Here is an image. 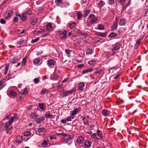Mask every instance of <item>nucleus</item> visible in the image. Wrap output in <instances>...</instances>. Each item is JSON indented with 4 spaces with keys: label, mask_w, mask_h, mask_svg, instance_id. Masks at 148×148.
Here are the masks:
<instances>
[{
    "label": "nucleus",
    "mask_w": 148,
    "mask_h": 148,
    "mask_svg": "<svg viewBox=\"0 0 148 148\" xmlns=\"http://www.w3.org/2000/svg\"><path fill=\"white\" fill-rule=\"evenodd\" d=\"M23 140V139L22 138V136H18L16 138V141L18 143H20Z\"/></svg>",
    "instance_id": "29"
},
{
    "label": "nucleus",
    "mask_w": 148,
    "mask_h": 148,
    "mask_svg": "<svg viewBox=\"0 0 148 148\" xmlns=\"http://www.w3.org/2000/svg\"><path fill=\"white\" fill-rule=\"evenodd\" d=\"M17 120V119L15 116L12 117L10 116H7L3 121H5L6 123H3L2 125L4 127L3 129L4 130H11L12 127L11 124L12 123L13 121H16Z\"/></svg>",
    "instance_id": "1"
},
{
    "label": "nucleus",
    "mask_w": 148,
    "mask_h": 148,
    "mask_svg": "<svg viewBox=\"0 0 148 148\" xmlns=\"http://www.w3.org/2000/svg\"><path fill=\"white\" fill-rule=\"evenodd\" d=\"M90 10H87L86 11L84 15V17H86L90 13Z\"/></svg>",
    "instance_id": "45"
},
{
    "label": "nucleus",
    "mask_w": 148,
    "mask_h": 148,
    "mask_svg": "<svg viewBox=\"0 0 148 148\" xmlns=\"http://www.w3.org/2000/svg\"><path fill=\"white\" fill-rule=\"evenodd\" d=\"M45 117H49L50 118L53 119L54 118V116L52 114H50L48 113H46L45 115Z\"/></svg>",
    "instance_id": "27"
},
{
    "label": "nucleus",
    "mask_w": 148,
    "mask_h": 148,
    "mask_svg": "<svg viewBox=\"0 0 148 148\" xmlns=\"http://www.w3.org/2000/svg\"><path fill=\"white\" fill-rule=\"evenodd\" d=\"M24 37H19L17 38L16 40L17 41V45H19L23 43L25 40Z\"/></svg>",
    "instance_id": "4"
},
{
    "label": "nucleus",
    "mask_w": 148,
    "mask_h": 148,
    "mask_svg": "<svg viewBox=\"0 0 148 148\" xmlns=\"http://www.w3.org/2000/svg\"><path fill=\"white\" fill-rule=\"evenodd\" d=\"M48 144V141H46L45 140H44L43 142L41 143V146L43 147H45Z\"/></svg>",
    "instance_id": "26"
},
{
    "label": "nucleus",
    "mask_w": 148,
    "mask_h": 148,
    "mask_svg": "<svg viewBox=\"0 0 148 148\" xmlns=\"http://www.w3.org/2000/svg\"><path fill=\"white\" fill-rule=\"evenodd\" d=\"M95 61L92 60L88 62V63L90 65H93L95 64Z\"/></svg>",
    "instance_id": "38"
},
{
    "label": "nucleus",
    "mask_w": 148,
    "mask_h": 148,
    "mask_svg": "<svg viewBox=\"0 0 148 148\" xmlns=\"http://www.w3.org/2000/svg\"><path fill=\"white\" fill-rule=\"evenodd\" d=\"M39 107L40 109L42 111H44L46 110V106H45L43 103H39L38 104Z\"/></svg>",
    "instance_id": "15"
},
{
    "label": "nucleus",
    "mask_w": 148,
    "mask_h": 148,
    "mask_svg": "<svg viewBox=\"0 0 148 148\" xmlns=\"http://www.w3.org/2000/svg\"><path fill=\"white\" fill-rule=\"evenodd\" d=\"M121 45L119 44H116L115 45L114 47V50L117 51L119 50L121 48Z\"/></svg>",
    "instance_id": "24"
},
{
    "label": "nucleus",
    "mask_w": 148,
    "mask_h": 148,
    "mask_svg": "<svg viewBox=\"0 0 148 148\" xmlns=\"http://www.w3.org/2000/svg\"><path fill=\"white\" fill-rule=\"evenodd\" d=\"M47 64L49 66H52L54 65V60L52 59H50L47 61Z\"/></svg>",
    "instance_id": "19"
},
{
    "label": "nucleus",
    "mask_w": 148,
    "mask_h": 148,
    "mask_svg": "<svg viewBox=\"0 0 148 148\" xmlns=\"http://www.w3.org/2000/svg\"><path fill=\"white\" fill-rule=\"evenodd\" d=\"M82 14L78 12L77 13V17L78 19H80L82 17Z\"/></svg>",
    "instance_id": "43"
},
{
    "label": "nucleus",
    "mask_w": 148,
    "mask_h": 148,
    "mask_svg": "<svg viewBox=\"0 0 148 148\" xmlns=\"http://www.w3.org/2000/svg\"><path fill=\"white\" fill-rule=\"evenodd\" d=\"M56 134H57L58 135H61L62 136H63L65 135V134L64 133H56Z\"/></svg>",
    "instance_id": "62"
},
{
    "label": "nucleus",
    "mask_w": 148,
    "mask_h": 148,
    "mask_svg": "<svg viewBox=\"0 0 148 148\" xmlns=\"http://www.w3.org/2000/svg\"><path fill=\"white\" fill-rule=\"evenodd\" d=\"M125 1V0H119V3H121L122 5V7L123 8V10L124 8V5L122 3L123 2H124Z\"/></svg>",
    "instance_id": "46"
},
{
    "label": "nucleus",
    "mask_w": 148,
    "mask_h": 148,
    "mask_svg": "<svg viewBox=\"0 0 148 148\" xmlns=\"http://www.w3.org/2000/svg\"><path fill=\"white\" fill-rule=\"evenodd\" d=\"M69 27L71 29H73L75 26H77V23L74 22L72 23H69Z\"/></svg>",
    "instance_id": "20"
},
{
    "label": "nucleus",
    "mask_w": 148,
    "mask_h": 148,
    "mask_svg": "<svg viewBox=\"0 0 148 148\" xmlns=\"http://www.w3.org/2000/svg\"><path fill=\"white\" fill-rule=\"evenodd\" d=\"M74 136L73 135H69L65 141H64V143H68L69 140H71L72 138H73Z\"/></svg>",
    "instance_id": "12"
},
{
    "label": "nucleus",
    "mask_w": 148,
    "mask_h": 148,
    "mask_svg": "<svg viewBox=\"0 0 148 148\" xmlns=\"http://www.w3.org/2000/svg\"><path fill=\"white\" fill-rule=\"evenodd\" d=\"M74 118V117L73 116H68L65 119L67 121H71L72 119H73Z\"/></svg>",
    "instance_id": "33"
},
{
    "label": "nucleus",
    "mask_w": 148,
    "mask_h": 148,
    "mask_svg": "<svg viewBox=\"0 0 148 148\" xmlns=\"http://www.w3.org/2000/svg\"><path fill=\"white\" fill-rule=\"evenodd\" d=\"M10 62L12 64H14L17 62L16 60L14 58H11L10 59Z\"/></svg>",
    "instance_id": "48"
},
{
    "label": "nucleus",
    "mask_w": 148,
    "mask_h": 148,
    "mask_svg": "<svg viewBox=\"0 0 148 148\" xmlns=\"http://www.w3.org/2000/svg\"><path fill=\"white\" fill-rule=\"evenodd\" d=\"M47 90L45 89H43L42 90L41 92V94L42 95H44L46 93H47Z\"/></svg>",
    "instance_id": "53"
},
{
    "label": "nucleus",
    "mask_w": 148,
    "mask_h": 148,
    "mask_svg": "<svg viewBox=\"0 0 148 148\" xmlns=\"http://www.w3.org/2000/svg\"><path fill=\"white\" fill-rule=\"evenodd\" d=\"M85 84L83 82H81L79 84L78 90H83V88Z\"/></svg>",
    "instance_id": "17"
},
{
    "label": "nucleus",
    "mask_w": 148,
    "mask_h": 148,
    "mask_svg": "<svg viewBox=\"0 0 148 148\" xmlns=\"http://www.w3.org/2000/svg\"><path fill=\"white\" fill-rule=\"evenodd\" d=\"M93 71V69L92 68H89V69H86L83 71L82 73L83 74H85L87 73H88L90 72H91Z\"/></svg>",
    "instance_id": "28"
},
{
    "label": "nucleus",
    "mask_w": 148,
    "mask_h": 148,
    "mask_svg": "<svg viewBox=\"0 0 148 148\" xmlns=\"http://www.w3.org/2000/svg\"><path fill=\"white\" fill-rule=\"evenodd\" d=\"M37 18H34L31 19L30 21L31 23L33 25H35L37 23Z\"/></svg>",
    "instance_id": "16"
},
{
    "label": "nucleus",
    "mask_w": 148,
    "mask_h": 148,
    "mask_svg": "<svg viewBox=\"0 0 148 148\" xmlns=\"http://www.w3.org/2000/svg\"><path fill=\"white\" fill-rule=\"evenodd\" d=\"M58 35V37L60 39L64 40L66 37L67 32L65 31H57L56 32Z\"/></svg>",
    "instance_id": "2"
},
{
    "label": "nucleus",
    "mask_w": 148,
    "mask_h": 148,
    "mask_svg": "<svg viewBox=\"0 0 148 148\" xmlns=\"http://www.w3.org/2000/svg\"><path fill=\"white\" fill-rule=\"evenodd\" d=\"M44 120L45 118L43 117L42 116L37 118L36 120V122L37 123H40Z\"/></svg>",
    "instance_id": "14"
},
{
    "label": "nucleus",
    "mask_w": 148,
    "mask_h": 148,
    "mask_svg": "<svg viewBox=\"0 0 148 148\" xmlns=\"http://www.w3.org/2000/svg\"><path fill=\"white\" fill-rule=\"evenodd\" d=\"M99 4L101 7H103L105 4V2L102 1H101L99 3Z\"/></svg>",
    "instance_id": "49"
},
{
    "label": "nucleus",
    "mask_w": 148,
    "mask_h": 148,
    "mask_svg": "<svg viewBox=\"0 0 148 148\" xmlns=\"http://www.w3.org/2000/svg\"><path fill=\"white\" fill-rule=\"evenodd\" d=\"M81 110V108L79 107L77 108H74V110H73L71 113V116H73L75 115L77 113L79 112H80Z\"/></svg>",
    "instance_id": "8"
},
{
    "label": "nucleus",
    "mask_w": 148,
    "mask_h": 148,
    "mask_svg": "<svg viewBox=\"0 0 148 148\" xmlns=\"http://www.w3.org/2000/svg\"><path fill=\"white\" fill-rule=\"evenodd\" d=\"M86 55H91L93 53L92 50L89 49H86Z\"/></svg>",
    "instance_id": "25"
},
{
    "label": "nucleus",
    "mask_w": 148,
    "mask_h": 148,
    "mask_svg": "<svg viewBox=\"0 0 148 148\" xmlns=\"http://www.w3.org/2000/svg\"><path fill=\"white\" fill-rule=\"evenodd\" d=\"M18 20V18L17 17H15L13 19V22L14 23H17Z\"/></svg>",
    "instance_id": "47"
},
{
    "label": "nucleus",
    "mask_w": 148,
    "mask_h": 148,
    "mask_svg": "<svg viewBox=\"0 0 148 148\" xmlns=\"http://www.w3.org/2000/svg\"><path fill=\"white\" fill-rule=\"evenodd\" d=\"M32 135V134L29 131L25 132L23 133V135L24 136L27 137V139L25 141H26L29 139L30 138L29 136Z\"/></svg>",
    "instance_id": "9"
},
{
    "label": "nucleus",
    "mask_w": 148,
    "mask_h": 148,
    "mask_svg": "<svg viewBox=\"0 0 148 148\" xmlns=\"http://www.w3.org/2000/svg\"><path fill=\"white\" fill-rule=\"evenodd\" d=\"M102 114L105 116H107L109 114L108 112V110L104 109L102 111Z\"/></svg>",
    "instance_id": "22"
},
{
    "label": "nucleus",
    "mask_w": 148,
    "mask_h": 148,
    "mask_svg": "<svg viewBox=\"0 0 148 148\" xmlns=\"http://www.w3.org/2000/svg\"><path fill=\"white\" fill-rule=\"evenodd\" d=\"M92 144L91 142L87 140L84 143V145L88 147H90Z\"/></svg>",
    "instance_id": "23"
},
{
    "label": "nucleus",
    "mask_w": 148,
    "mask_h": 148,
    "mask_svg": "<svg viewBox=\"0 0 148 148\" xmlns=\"http://www.w3.org/2000/svg\"><path fill=\"white\" fill-rule=\"evenodd\" d=\"M26 61V59L25 58H24L23 59L22 62L21 66H23L25 65Z\"/></svg>",
    "instance_id": "42"
},
{
    "label": "nucleus",
    "mask_w": 148,
    "mask_h": 148,
    "mask_svg": "<svg viewBox=\"0 0 148 148\" xmlns=\"http://www.w3.org/2000/svg\"><path fill=\"white\" fill-rule=\"evenodd\" d=\"M50 140H53L54 139H56V137L55 135L51 136L49 137Z\"/></svg>",
    "instance_id": "50"
},
{
    "label": "nucleus",
    "mask_w": 148,
    "mask_h": 148,
    "mask_svg": "<svg viewBox=\"0 0 148 148\" xmlns=\"http://www.w3.org/2000/svg\"><path fill=\"white\" fill-rule=\"evenodd\" d=\"M116 36V34L112 32L109 36V37L110 38L114 37Z\"/></svg>",
    "instance_id": "39"
},
{
    "label": "nucleus",
    "mask_w": 148,
    "mask_h": 148,
    "mask_svg": "<svg viewBox=\"0 0 148 148\" xmlns=\"http://www.w3.org/2000/svg\"><path fill=\"white\" fill-rule=\"evenodd\" d=\"M81 43V40H78L75 43V45L77 46H78Z\"/></svg>",
    "instance_id": "51"
},
{
    "label": "nucleus",
    "mask_w": 148,
    "mask_h": 148,
    "mask_svg": "<svg viewBox=\"0 0 148 148\" xmlns=\"http://www.w3.org/2000/svg\"><path fill=\"white\" fill-rule=\"evenodd\" d=\"M28 90L27 88H25L22 90L21 91V94L22 95H26L27 93Z\"/></svg>",
    "instance_id": "21"
},
{
    "label": "nucleus",
    "mask_w": 148,
    "mask_h": 148,
    "mask_svg": "<svg viewBox=\"0 0 148 148\" xmlns=\"http://www.w3.org/2000/svg\"><path fill=\"white\" fill-rule=\"evenodd\" d=\"M84 140V138L83 137L81 136L79 137L77 139V142L80 144L82 143Z\"/></svg>",
    "instance_id": "18"
},
{
    "label": "nucleus",
    "mask_w": 148,
    "mask_h": 148,
    "mask_svg": "<svg viewBox=\"0 0 148 148\" xmlns=\"http://www.w3.org/2000/svg\"><path fill=\"white\" fill-rule=\"evenodd\" d=\"M142 39L141 38H140L137 40L136 43L139 44L141 42V40Z\"/></svg>",
    "instance_id": "60"
},
{
    "label": "nucleus",
    "mask_w": 148,
    "mask_h": 148,
    "mask_svg": "<svg viewBox=\"0 0 148 148\" xmlns=\"http://www.w3.org/2000/svg\"><path fill=\"white\" fill-rule=\"evenodd\" d=\"M84 66V65L83 64H79L77 65V67L78 68L81 69L82 67H83Z\"/></svg>",
    "instance_id": "57"
},
{
    "label": "nucleus",
    "mask_w": 148,
    "mask_h": 148,
    "mask_svg": "<svg viewBox=\"0 0 148 148\" xmlns=\"http://www.w3.org/2000/svg\"><path fill=\"white\" fill-rule=\"evenodd\" d=\"M40 61V59L38 58H36L33 61V62L34 64H38Z\"/></svg>",
    "instance_id": "41"
},
{
    "label": "nucleus",
    "mask_w": 148,
    "mask_h": 148,
    "mask_svg": "<svg viewBox=\"0 0 148 148\" xmlns=\"http://www.w3.org/2000/svg\"><path fill=\"white\" fill-rule=\"evenodd\" d=\"M96 134L97 135V136L99 138V139H100L102 138V136L101 135V134L100 133H99V132L97 133Z\"/></svg>",
    "instance_id": "55"
},
{
    "label": "nucleus",
    "mask_w": 148,
    "mask_h": 148,
    "mask_svg": "<svg viewBox=\"0 0 148 148\" xmlns=\"http://www.w3.org/2000/svg\"><path fill=\"white\" fill-rule=\"evenodd\" d=\"M13 12L12 10H9L7 11L5 14V18L7 19L13 16Z\"/></svg>",
    "instance_id": "6"
},
{
    "label": "nucleus",
    "mask_w": 148,
    "mask_h": 148,
    "mask_svg": "<svg viewBox=\"0 0 148 148\" xmlns=\"http://www.w3.org/2000/svg\"><path fill=\"white\" fill-rule=\"evenodd\" d=\"M102 70L100 69H95V73L96 74H99L101 73Z\"/></svg>",
    "instance_id": "34"
},
{
    "label": "nucleus",
    "mask_w": 148,
    "mask_h": 148,
    "mask_svg": "<svg viewBox=\"0 0 148 148\" xmlns=\"http://www.w3.org/2000/svg\"><path fill=\"white\" fill-rule=\"evenodd\" d=\"M98 29L100 30H103L104 29V27L102 24H99L98 25Z\"/></svg>",
    "instance_id": "40"
},
{
    "label": "nucleus",
    "mask_w": 148,
    "mask_h": 148,
    "mask_svg": "<svg viewBox=\"0 0 148 148\" xmlns=\"http://www.w3.org/2000/svg\"><path fill=\"white\" fill-rule=\"evenodd\" d=\"M0 22L1 23L3 24H5V20L3 18H1L0 20Z\"/></svg>",
    "instance_id": "59"
},
{
    "label": "nucleus",
    "mask_w": 148,
    "mask_h": 148,
    "mask_svg": "<svg viewBox=\"0 0 148 148\" xmlns=\"http://www.w3.org/2000/svg\"><path fill=\"white\" fill-rule=\"evenodd\" d=\"M75 91V90L74 89H72L70 90L66 91L63 93V97H66L70 94H72V93L74 92Z\"/></svg>",
    "instance_id": "7"
},
{
    "label": "nucleus",
    "mask_w": 148,
    "mask_h": 148,
    "mask_svg": "<svg viewBox=\"0 0 148 148\" xmlns=\"http://www.w3.org/2000/svg\"><path fill=\"white\" fill-rule=\"evenodd\" d=\"M25 13L26 14V15L27 14L30 15L32 13V12L30 10H29L27 12H25Z\"/></svg>",
    "instance_id": "58"
},
{
    "label": "nucleus",
    "mask_w": 148,
    "mask_h": 148,
    "mask_svg": "<svg viewBox=\"0 0 148 148\" xmlns=\"http://www.w3.org/2000/svg\"><path fill=\"white\" fill-rule=\"evenodd\" d=\"M66 121H67L65 119H62L61 120V122L63 124L66 123Z\"/></svg>",
    "instance_id": "61"
},
{
    "label": "nucleus",
    "mask_w": 148,
    "mask_h": 148,
    "mask_svg": "<svg viewBox=\"0 0 148 148\" xmlns=\"http://www.w3.org/2000/svg\"><path fill=\"white\" fill-rule=\"evenodd\" d=\"M46 29L49 32H51L53 29L52 27V24L51 23H48L46 25Z\"/></svg>",
    "instance_id": "11"
},
{
    "label": "nucleus",
    "mask_w": 148,
    "mask_h": 148,
    "mask_svg": "<svg viewBox=\"0 0 148 148\" xmlns=\"http://www.w3.org/2000/svg\"><path fill=\"white\" fill-rule=\"evenodd\" d=\"M79 35L84 38H86V37H87L88 35L86 33H82L81 32L80 33V34Z\"/></svg>",
    "instance_id": "35"
},
{
    "label": "nucleus",
    "mask_w": 148,
    "mask_h": 148,
    "mask_svg": "<svg viewBox=\"0 0 148 148\" xmlns=\"http://www.w3.org/2000/svg\"><path fill=\"white\" fill-rule=\"evenodd\" d=\"M117 22L116 21L114 23L112 27L111 30L112 31H114L116 30L117 27Z\"/></svg>",
    "instance_id": "13"
},
{
    "label": "nucleus",
    "mask_w": 148,
    "mask_h": 148,
    "mask_svg": "<svg viewBox=\"0 0 148 148\" xmlns=\"http://www.w3.org/2000/svg\"><path fill=\"white\" fill-rule=\"evenodd\" d=\"M108 3L110 5H112L114 3V0H108Z\"/></svg>",
    "instance_id": "54"
},
{
    "label": "nucleus",
    "mask_w": 148,
    "mask_h": 148,
    "mask_svg": "<svg viewBox=\"0 0 148 148\" xmlns=\"http://www.w3.org/2000/svg\"><path fill=\"white\" fill-rule=\"evenodd\" d=\"M10 94L11 95L15 96L16 95V93L13 90H11L9 92Z\"/></svg>",
    "instance_id": "36"
},
{
    "label": "nucleus",
    "mask_w": 148,
    "mask_h": 148,
    "mask_svg": "<svg viewBox=\"0 0 148 148\" xmlns=\"http://www.w3.org/2000/svg\"><path fill=\"white\" fill-rule=\"evenodd\" d=\"M98 36H99L101 37H105L106 34L104 33H98L97 34Z\"/></svg>",
    "instance_id": "44"
},
{
    "label": "nucleus",
    "mask_w": 148,
    "mask_h": 148,
    "mask_svg": "<svg viewBox=\"0 0 148 148\" xmlns=\"http://www.w3.org/2000/svg\"><path fill=\"white\" fill-rule=\"evenodd\" d=\"M34 83L35 84L38 83L39 82V80L38 78H35L34 79Z\"/></svg>",
    "instance_id": "56"
},
{
    "label": "nucleus",
    "mask_w": 148,
    "mask_h": 148,
    "mask_svg": "<svg viewBox=\"0 0 148 148\" xmlns=\"http://www.w3.org/2000/svg\"><path fill=\"white\" fill-rule=\"evenodd\" d=\"M39 40V39L38 38H35V39L32 40L31 42L32 43H34L38 41Z\"/></svg>",
    "instance_id": "52"
},
{
    "label": "nucleus",
    "mask_w": 148,
    "mask_h": 148,
    "mask_svg": "<svg viewBox=\"0 0 148 148\" xmlns=\"http://www.w3.org/2000/svg\"><path fill=\"white\" fill-rule=\"evenodd\" d=\"M91 137L92 138H93L95 140H96L97 139H99V138L97 136V135L96 134H92Z\"/></svg>",
    "instance_id": "31"
},
{
    "label": "nucleus",
    "mask_w": 148,
    "mask_h": 148,
    "mask_svg": "<svg viewBox=\"0 0 148 148\" xmlns=\"http://www.w3.org/2000/svg\"><path fill=\"white\" fill-rule=\"evenodd\" d=\"M38 116L37 115H36L34 113H32L31 114V118L33 119H35V118H36L38 117Z\"/></svg>",
    "instance_id": "37"
},
{
    "label": "nucleus",
    "mask_w": 148,
    "mask_h": 148,
    "mask_svg": "<svg viewBox=\"0 0 148 148\" xmlns=\"http://www.w3.org/2000/svg\"><path fill=\"white\" fill-rule=\"evenodd\" d=\"M89 18L90 19V22L92 24L94 23L97 21V18L93 14H91L90 15Z\"/></svg>",
    "instance_id": "3"
},
{
    "label": "nucleus",
    "mask_w": 148,
    "mask_h": 148,
    "mask_svg": "<svg viewBox=\"0 0 148 148\" xmlns=\"http://www.w3.org/2000/svg\"><path fill=\"white\" fill-rule=\"evenodd\" d=\"M9 66V64H8L5 65V70L4 73V74H7Z\"/></svg>",
    "instance_id": "32"
},
{
    "label": "nucleus",
    "mask_w": 148,
    "mask_h": 148,
    "mask_svg": "<svg viewBox=\"0 0 148 148\" xmlns=\"http://www.w3.org/2000/svg\"><path fill=\"white\" fill-rule=\"evenodd\" d=\"M46 132V130L45 128L44 127L39 128L38 129V134H37V132L36 133V134L39 135H41L44 134Z\"/></svg>",
    "instance_id": "5"
},
{
    "label": "nucleus",
    "mask_w": 148,
    "mask_h": 148,
    "mask_svg": "<svg viewBox=\"0 0 148 148\" xmlns=\"http://www.w3.org/2000/svg\"><path fill=\"white\" fill-rule=\"evenodd\" d=\"M16 15L19 17L20 18L21 20L23 22L26 19V14L25 13L22 14V16L19 14L17 15Z\"/></svg>",
    "instance_id": "10"
},
{
    "label": "nucleus",
    "mask_w": 148,
    "mask_h": 148,
    "mask_svg": "<svg viewBox=\"0 0 148 148\" xmlns=\"http://www.w3.org/2000/svg\"><path fill=\"white\" fill-rule=\"evenodd\" d=\"M130 2L131 0H130L129 2L125 5L126 8L130 5Z\"/></svg>",
    "instance_id": "64"
},
{
    "label": "nucleus",
    "mask_w": 148,
    "mask_h": 148,
    "mask_svg": "<svg viewBox=\"0 0 148 148\" xmlns=\"http://www.w3.org/2000/svg\"><path fill=\"white\" fill-rule=\"evenodd\" d=\"M126 23L125 20L124 19H121L119 22V25L121 26L124 25Z\"/></svg>",
    "instance_id": "30"
},
{
    "label": "nucleus",
    "mask_w": 148,
    "mask_h": 148,
    "mask_svg": "<svg viewBox=\"0 0 148 148\" xmlns=\"http://www.w3.org/2000/svg\"><path fill=\"white\" fill-rule=\"evenodd\" d=\"M70 50L68 49H66L65 50V52L68 54H69L70 53Z\"/></svg>",
    "instance_id": "63"
}]
</instances>
